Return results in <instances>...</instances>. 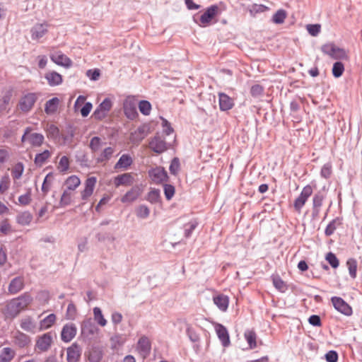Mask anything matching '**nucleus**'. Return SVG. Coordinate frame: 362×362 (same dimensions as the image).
Returning a JSON list of instances; mask_svg holds the SVG:
<instances>
[{"instance_id":"nucleus-39","label":"nucleus","mask_w":362,"mask_h":362,"mask_svg":"<svg viewBox=\"0 0 362 362\" xmlns=\"http://www.w3.org/2000/svg\"><path fill=\"white\" fill-rule=\"evenodd\" d=\"M93 315L95 321L101 327L107 325V320L104 318L101 310L95 307L93 308Z\"/></svg>"},{"instance_id":"nucleus-53","label":"nucleus","mask_w":362,"mask_h":362,"mask_svg":"<svg viewBox=\"0 0 362 362\" xmlns=\"http://www.w3.org/2000/svg\"><path fill=\"white\" fill-rule=\"evenodd\" d=\"M321 175L325 178H329L332 173V165L330 163H325L321 169Z\"/></svg>"},{"instance_id":"nucleus-63","label":"nucleus","mask_w":362,"mask_h":362,"mask_svg":"<svg viewBox=\"0 0 362 362\" xmlns=\"http://www.w3.org/2000/svg\"><path fill=\"white\" fill-rule=\"evenodd\" d=\"M93 105L90 103L88 102L81 109L80 112L83 117H87L92 110Z\"/></svg>"},{"instance_id":"nucleus-54","label":"nucleus","mask_w":362,"mask_h":362,"mask_svg":"<svg viewBox=\"0 0 362 362\" xmlns=\"http://www.w3.org/2000/svg\"><path fill=\"white\" fill-rule=\"evenodd\" d=\"M11 154V150L9 148H0V165L6 162Z\"/></svg>"},{"instance_id":"nucleus-43","label":"nucleus","mask_w":362,"mask_h":362,"mask_svg":"<svg viewBox=\"0 0 362 362\" xmlns=\"http://www.w3.org/2000/svg\"><path fill=\"white\" fill-rule=\"evenodd\" d=\"M12 232V228L8 219L6 218L0 221V235H8Z\"/></svg>"},{"instance_id":"nucleus-41","label":"nucleus","mask_w":362,"mask_h":362,"mask_svg":"<svg viewBox=\"0 0 362 362\" xmlns=\"http://www.w3.org/2000/svg\"><path fill=\"white\" fill-rule=\"evenodd\" d=\"M32 215L27 211L21 213L17 216V222L23 226L28 225L32 221Z\"/></svg>"},{"instance_id":"nucleus-51","label":"nucleus","mask_w":362,"mask_h":362,"mask_svg":"<svg viewBox=\"0 0 362 362\" xmlns=\"http://www.w3.org/2000/svg\"><path fill=\"white\" fill-rule=\"evenodd\" d=\"M325 259L333 268L335 269L339 267V259L334 253L328 252L326 255Z\"/></svg>"},{"instance_id":"nucleus-7","label":"nucleus","mask_w":362,"mask_h":362,"mask_svg":"<svg viewBox=\"0 0 362 362\" xmlns=\"http://www.w3.org/2000/svg\"><path fill=\"white\" fill-rule=\"evenodd\" d=\"M136 99L133 96H128L124 101V112L127 118L134 119L138 116L136 111Z\"/></svg>"},{"instance_id":"nucleus-28","label":"nucleus","mask_w":362,"mask_h":362,"mask_svg":"<svg viewBox=\"0 0 362 362\" xmlns=\"http://www.w3.org/2000/svg\"><path fill=\"white\" fill-rule=\"evenodd\" d=\"M140 195L139 189L137 187L132 188L121 199L123 203H130L135 201Z\"/></svg>"},{"instance_id":"nucleus-22","label":"nucleus","mask_w":362,"mask_h":362,"mask_svg":"<svg viewBox=\"0 0 362 362\" xmlns=\"http://www.w3.org/2000/svg\"><path fill=\"white\" fill-rule=\"evenodd\" d=\"M133 163V158L129 154H123L115 165V170H127Z\"/></svg>"},{"instance_id":"nucleus-20","label":"nucleus","mask_w":362,"mask_h":362,"mask_svg":"<svg viewBox=\"0 0 362 362\" xmlns=\"http://www.w3.org/2000/svg\"><path fill=\"white\" fill-rule=\"evenodd\" d=\"M20 327L23 330L30 333H35L37 329L35 321L30 316H25L21 319Z\"/></svg>"},{"instance_id":"nucleus-3","label":"nucleus","mask_w":362,"mask_h":362,"mask_svg":"<svg viewBox=\"0 0 362 362\" xmlns=\"http://www.w3.org/2000/svg\"><path fill=\"white\" fill-rule=\"evenodd\" d=\"M53 343V334L51 332L45 333L37 337L35 351L37 353L47 351Z\"/></svg>"},{"instance_id":"nucleus-23","label":"nucleus","mask_w":362,"mask_h":362,"mask_svg":"<svg viewBox=\"0 0 362 362\" xmlns=\"http://www.w3.org/2000/svg\"><path fill=\"white\" fill-rule=\"evenodd\" d=\"M81 348L76 344H73L67 349V361L77 362L81 356Z\"/></svg>"},{"instance_id":"nucleus-9","label":"nucleus","mask_w":362,"mask_h":362,"mask_svg":"<svg viewBox=\"0 0 362 362\" xmlns=\"http://www.w3.org/2000/svg\"><path fill=\"white\" fill-rule=\"evenodd\" d=\"M36 100V94L28 93L20 99L18 107L23 112H28L33 108Z\"/></svg>"},{"instance_id":"nucleus-62","label":"nucleus","mask_w":362,"mask_h":362,"mask_svg":"<svg viewBox=\"0 0 362 362\" xmlns=\"http://www.w3.org/2000/svg\"><path fill=\"white\" fill-rule=\"evenodd\" d=\"M264 88L262 86L256 84L251 87L250 93L252 96L257 97L263 93Z\"/></svg>"},{"instance_id":"nucleus-33","label":"nucleus","mask_w":362,"mask_h":362,"mask_svg":"<svg viewBox=\"0 0 362 362\" xmlns=\"http://www.w3.org/2000/svg\"><path fill=\"white\" fill-rule=\"evenodd\" d=\"M51 155L52 153L48 150L37 153L34 160L35 163L38 166H42L51 157Z\"/></svg>"},{"instance_id":"nucleus-60","label":"nucleus","mask_w":362,"mask_h":362,"mask_svg":"<svg viewBox=\"0 0 362 362\" xmlns=\"http://www.w3.org/2000/svg\"><path fill=\"white\" fill-rule=\"evenodd\" d=\"M76 315V308L73 303H69L67 307L66 317L70 320L75 318Z\"/></svg>"},{"instance_id":"nucleus-50","label":"nucleus","mask_w":362,"mask_h":362,"mask_svg":"<svg viewBox=\"0 0 362 362\" xmlns=\"http://www.w3.org/2000/svg\"><path fill=\"white\" fill-rule=\"evenodd\" d=\"M72 194L70 192L64 190L60 199V204L63 206L69 205L71 202Z\"/></svg>"},{"instance_id":"nucleus-45","label":"nucleus","mask_w":362,"mask_h":362,"mask_svg":"<svg viewBox=\"0 0 362 362\" xmlns=\"http://www.w3.org/2000/svg\"><path fill=\"white\" fill-rule=\"evenodd\" d=\"M103 146V141L98 136H94L90 139V148L93 152L99 151Z\"/></svg>"},{"instance_id":"nucleus-52","label":"nucleus","mask_w":362,"mask_h":362,"mask_svg":"<svg viewBox=\"0 0 362 362\" xmlns=\"http://www.w3.org/2000/svg\"><path fill=\"white\" fill-rule=\"evenodd\" d=\"M10 178L8 175H4L0 180V193L4 194L9 187Z\"/></svg>"},{"instance_id":"nucleus-10","label":"nucleus","mask_w":362,"mask_h":362,"mask_svg":"<svg viewBox=\"0 0 362 362\" xmlns=\"http://www.w3.org/2000/svg\"><path fill=\"white\" fill-rule=\"evenodd\" d=\"M97 178L95 177H89L86 180L84 189L81 192V199L83 201H87L93 194Z\"/></svg>"},{"instance_id":"nucleus-18","label":"nucleus","mask_w":362,"mask_h":362,"mask_svg":"<svg viewBox=\"0 0 362 362\" xmlns=\"http://www.w3.org/2000/svg\"><path fill=\"white\" fill-rule=\"evenodd\" d=\"M76 334V327L73 324L65 325L62 330L61 337L64 342H69Z\"/></svg>"},{"instance_id":"nucleus-24","label":"nucleus","mask_w":362,"mask_h":362,"mask_svg":"<svg viewBox=\"0 0 362 362\" xmlns=\"http://www.w3.org/2000/svg\"><path fill=\"white\" fill-rule=\"evenodd\" d=\"M45 78L47 83L51 86H56L60 85L62 81V76L55 71H50L45 74Z\"/></svg>"},{"instance_id":"nucleus-25","label":"nucleus","mask_w":362,"mask_h":362,"mask_svg":"<svg viewBox=\"0 0 362 362\" xmlns=\"http://www.w3.org/2000/svg\"><path fill=\"white\" fill-rule=\"evenodd\" d=\"M214 304L223 312H226L229 305V298L223 294H218L213 297Z\"/></svg>"},{"instance_id":"nucleus-32","label":"nucleus","mask_w":362,"mask_h":362,"mask_svg":"<svg viewBox=\"0 0 362 362\" xmlns=\"http://www.w3.org/2000/svg\"><path fill=\"white\" fill-rule=\"evenodd\" d=\"M81 185V180L76 175H71L65 180V185L71 191L75 190Z\"/></svg>"},{"instance_id":"nucleus-49","label":"nucleus","mask_w":362,"mask_h":362,"mask_svg":"<svg viewBox=\"0 0 362 362\" xmlns=\"http://www.w3.org/2000/svg\"><path fill=\"white\" fill-rule=\"evenodd\" d=\"M31 202V189H28L25 194L18 197V204L23 206L28 205Z\"/></svg>"},{"instance_id":"nucleus-38","label":"nucleus","mask_w":362,"mask_h":362,"mask_svg":"<svg viewBox=\"0 0 362 362\" xmlns=\"http://www.w3.org/2000/svg\"><path fill=\"white\" fill-rule=\"evenodd\" d=\"M115 153V149L112 147H107L101 151L98 158L99 162H104L110 160Z\"/></svg>"},{"instance_id":"nucleus-15","label":"nucleus","mask_w":362,"mask_h":362,"mask_svg":"<svg viewBox=\"0 0 362 362\" xmlns=\"http://www.w3.org/2000/svg\"><path fill=\"white\" fill-rule=\"evenodd\" d=\"M25 281L23 276H17L13 279L8 287V292L11 295H15L23 290Z\"/></svg>"},{"instance_id":"nucleus-5","label":"nucleus","mask_w":362,"mask_h":362,"mask_svg":"<svg viewBox=\"0 0 362 362\" xmlns=\"http://www.w3.org/2000/svg\"><path fill=\"white\" fill-rule=\"evenodd\" d=\"M313 192V187L310 185H307L303 188L300 195L295 199L293 203V207L298 213H300L301 209L305 204Z\"/></svg>"},{"instance_id":"nucleus-21","label":"nucleus","mask_w":362,"mask_h":362,"mask_svg":"<svg viewBox=\"0 0 362 362\" xmlns=\"http://www.w3.org/2000/svg\"><path fill=\"white\" fill-rule=\"evenodd\" d=\"M219 107L221 111H227L234 106L233 100L223 93H218Z\"/></svg>"},{"instance_id":"nucleus-1","label":"nucleus","mask_w":362,"mask_h":362,"mask_svg":"<svg viewBox=\"0 0 362 362\" xmlns=\"http://www.w3.org/2000/svg\"><path fill=\"white\" fill-rule=\"evenodd\" d=\"M33 302V298L28 293H24L20 296L8 301L2 308V313L7 319H13L20 313L25 310Z\"/></svg>"},{"instance_id":"nucleus-61","label":"nucleus","mask_w":362,"mask_h":362,"mask_svg":"<svg viewBox=\"0 0 362 362\" xmlns=\"http://www.w3.org/2000/svg\"><path fill=\"white\" fill-rule=\"evenodd\" d=\"M337 221L336 220H333L327 225L325 231L327 236H330L334 233L337 229Z\"/></svg>"},{"instance_id":"nucleus-6","label":"nucleus","mask_w":362,"mask_h":362,"mask_svg":"<svg viewBox=\"0 0 362 362\" xmlns=\"http://www.w3.org/2000/svg\"><path fill=\"white\" fill-rule=\"evenodd\" d=\"M31 131V127L25 129L21 141H28L32 146H40L44 141V136L39 133H32Z\"/></svg>"},{"instance_id":"nucleus-44","label":"nucleus","mask_w":362,"mask_h":362,"mask_svg":"<svg viewBox=\"0 0 362 362\" xmlns=\"http://www.w3.org/2000/svg\"><path fill=\"white\" fill-rule=\"evenodd\" d=\"M349 272L351 278L355 279L356 277L357 272V262L354 259H349L346 262Z\"/></svg>"},{"instance_id":"nucleus-40","label":"nucleus","mask_w":362,"mask_h":362,"mask_svg":"<svg viewBox=\"0 0 362 362\" xmlns=\"http://www.w3.org/2000/svg\"><path fill=\"white\" fill-rule=\"evenodd\" d=\"M24 166L22 163H16L11 170V175L13 180H18L23 175Z\"/></svg>"},{"instance_id":"nucleus-57","label":"nucleus","mask_w":362,"mask_h":362,"mask_svg":"<svg viewBox=\"0 0 362 362\" xmlns=\"http://www.w3.org/2000/svg\"><path fill=\"white\" fill-rule=\"evenodd\" d=\"M149 214L150 211L148 208L143 205L140 206L136 211L137 216L141 218H147L149 216Z\"/></svg>"},{"instance_id":"nucleus-34","label":"nucleus","mask_w":362,"mask_h":362,"mask_svg":"<svg viewBox=\"0 0 362 362\" xmlns=\"http://www.w3.org/2000/svg\"><path fill=\"white\" fill-rule=\"evenodd\" d=\"M69 158L66 156H63L62 157L60 158L59 161L57 165V168L59 170V172L64 174L69 170Z\"/></svg>"},{"instance_id":"nucleus-14","label":"nucleus","mask_w":362,"mask_h":362,"mask_svg":"<svg viewBox=\"0 0 362 362\" xmlns=\"http://www.w3.org/2000/svg\"><path fill=\"white\" fill-rule=\"evenodd\" d=\"M148 147L156 153H162L168 149L165 141L160 136H154L151 139Z\"/></svg>"},{"instance_id":"nucleus-19","label":"nucleus","mask_w":362,"mask_h":362,"mask_svg":"<svg viewBox=\"0 0 362 362\" xmlns=\"http://www.w3.org/2000/svg\"><path fill=\"white\" fill-rule=\"evenodd\" d=\"M215 330L218 339L222 343V345L224 347L228 346L230 344V341L227 329L223 325L221 324H217L215 326Z\"/></svg>"},{"instance_id":"nucleus-56","label":"nucleus","mask_w":362,"mask_h":362,"mask_svg":"<svg viewBox=\"0 0 362 362\" xmlns=\"http://www.w3.org/2000/svg\"><path fill=\"white\" fill-rule=\"evenodd\" d=\"M160 198V192L157 189H153L148 194L147 199L151 203H156Z\"/></svg>"},{"instance_id":"nucleus-12","label":"nucleus","mask_w":362,"mask_h":362,"mask_svg":"<svg viewBox=\"0 0 362 362\" xmlns=\"http://www.w3.org/2000/svg\"><path fill=\"white\" fill-rule=\"evenodd\" d=\"M51 60L59 66H62L66 69L70 68L72 65V61L66 55L61 51H57L50 55Z\"/></svg>"},{"instance_id":"nucleus-11","label":"nucleus","mask_w":362,"mask_h":362,"mask_svg":"<svg viewBox=\"0 0 362 362\" xmlns=\"http://www.w3.org/2000/svg\"><path fill=\"white\" fill-rule=\"evenodd\" d=\"M112 107V103L110 98H105L97 107L93 116L98 119H104Z\"/></svg>"},{"instance_id":"nucleus-31","label":"nucleus","mask_w":362,"mask_h":362,"mask_svg":"<svg viewBox=\"0 0 362 362\" xmlns=\"http://www.w3.org/2000/svg\"><path fill=\"white\" fill-rule=\"evenodd\" d=\"M55 321L56 315L54 314L49 315L40 321L38 330L42 331L50 328L54 324Z\"/></svg>"},{"instance_id":"nucleus-2","label":"nucleus","mask_w":362,"mask_h":362,"mask_svg":"<svg viewBox=\"0 0 362 362\" xmlns=\"http://www.w3.org/2000/svg\"><path fill=\"white\" fill-rule=\"evenodd\" d=\"M322 52L334 59H345L348 58L344 49L337 47L333 43H327L322 46Z\"/></svg>"},{"instance_id":"nucleus-47","label":"nucleus","mask_w":362,"mask_h":362,"mask_svg":"<svg viewBox=\"0 0 362 362\" xmlns=\"http://www.w3.org/2000/svg\"><path fill=\"white\" fill-rule=\"evenodd\" d=\"M52 180H53V174L52 173H49L46 175V177L44 180V182L42 183V191L44 192V194H47L49 192L51 185H52Z\"/></svg>"},{"instance_id":"nucleus-13","label":"nucleus","mask_w":362,"mask_h":362,"mask_svg":"<svg viewBox=\"0 0 362 362\" xmlns=\"http://www.w3.org/2000/svg\"><path fill=\"white\" fill-rule=\"evenodd\" d=\"M148 175L156 184H160L167 180L168 175L163 168L156 167L148 171Z\"/></svg>"},{"instance_id":"nucleus-8","label":"nucleus","mask_w":362,"mask_h":362,"mask_svg":"<svg viewBox=\"0 0 362 362\" xmlns=\"http://www.w3.org/2000/svg\"><path fill=\"white\" fill-rule=\"evenodd\" d=\"M331 302L335 310H337L339 313L346 316H351L352 315V308L341 297H332Z\"/></svg>"},{"instance_id":"nucleus-48","label":"nucleus","mask_w":362,"mask_h":362,"mask_svg":"<svg viewBox=\"0 0 362 362\" xmlns=\"http://www.w3.org/2000/svg\"><path fill=\"white\" fill-rule=\"evenodd\" d=\"M139 109L144 115H148L151 110V105L147 100H141L139 103Z\"/></svg>"},{"instance_id":"nucleus-16","label":"nucleus","mask_w":362,"mask_h":362,"mask_svg":"<svg viewBox=\"0 0 362 362\" xmlns=\"http://www.w3.org/2000/svg\"><path fill=\"white\" fill-rule=\"evenodd\" d=\"M48 24L37 23L35 24L30 30L31 37L34 40H38L42 37L47 33Z\"/></svg>"},{"instance_id":"nucleus-37","label":"nucleus","mask_w":362,"mask_h":362,"mask_svg":"<svg viewBox=\"0 0 362 362\" xmlns=\"http://www.w3.org/2000/svg\"><path fill=\"white\" fill-rule=\"evenodd\" d=\"M287 18V12L284 9H279L272 16V22L275 24H282Z\"/></svg>"},{"instance_id":"nucleus-55","label":"nucleus","mask_w":362,"mask_h":362,"mask_svg":"<svg viewBox=\"0 0 362 362\" xmlns=\"http://www.w3.org/2000/svg\"><path fill=\"white\" fill-rule=\"evenodd\" d=\"M306 28L312 36H317L320 32L321 26L319 24H309Z\"/></svg>"},{"instance_id":"nucleus-64","label":"nucleus","mask_w":362,"mask_h":362,"mask_svg":"<svg viewBox=\"0 0 362 362\" xmlns=\"http://www.w3.org/2000/svg\"><path fill=\"white\" fill-rule=\"evenodd\" d=\"M325 358L328 362H337L338 360L337 353L334 351H329L326 354Z\"/></svg>"},{"instance_id":"nucleus-27","label":"nucleus","mask_w":362,"mask_h":362,"mask_svg":"<svg viewBox=\"0 0 362 362\" xmlns=\"http://www.w3.org/2000/svg\"><path fill=\"white\" fill-rule=\"evenodd\" d=\"M324 196L318 192L316 193L313 198V215L317 216L320 212L321 206H322V203L324 201Z\"/></svg>"},{"instance_id":"nucleus-36","label":"nucleus","mask_w":362,"mask_h":362,"mask_svg":"<svg viewBox=\"0 0 362 362\" xmlns=\"http://www.w3.org/2000/svg\"><path fill=\"white\" fill-rule=\"evenodd\" d=\"M138 349L143 352L144 354H147L151 349V343L146 337H142L138 341Z\"/></svg>"},{"instance_id":"nucleus-4","label":"nucleus","mask_w":362,"mask_h":362,"mask_svg":"<svg viewBox=\"0 0 362 362\" xmlns=\"http://www.w3.org/2000/svg\"><path fill=\"white\" fill-rule=\"evenodd\" d=\"M219 11V8L217 5H212L209 6L200 16L198 24L202 27H206L209 25L213 19L218 15Z\"/></svg>"},{"instance_id":"nucleus-46","label":"nucleus","mask_w":362,"mask_h":362,"mask_svg":"<svg viewBox=\"0 0 362 362\" xmlns=\"http://www.w3.org/2000/svg\"><path fill=\"white\" fill-rule=\"evenodd\" d=\"M344 71V66L340 62H335L332 67V74L335 78L340 77Z\"/></svg>"},{"instance_id":"nucleus-59","label":"nucleus","mask_w":362,"mask_h":362,"mask_svg":"<svg viewBox=\"0 0 362 362\" xmlns=\"http://www.w3.org/2000/svg\"><path fill=\"white\" fill-rule=\"evenodd\" d=\"M164 193L166 199L168 200L171 199V198L174 196L175 194V188L171 185H164Z\"/></svg>"},{"instance_id":"nucleus-30","label":"nucleus","mask_w":362,"mask_h":362,"mask_svg":"<svg viewBox=\"0 0 362 362\" xmlns=\"http://www.w3.org/2000/svg\"><path fill=\"white\" fill-rule=\"evenodd\" d=\"M59 105V100L57 98H53L45 103V111L47 114L51 115L57 112Z\"/></svg>"},{"instance_id":"nucleus-17","label":"nucleus","mask_w":362,"mask_h":362,"mask_svg":"<svg viewBox=\"0 0 362 362\" xmlns=\"http://www.w3.org/2000/svg\"><path fill=\"white\" fill-rule=\"evenodd\" d=\"M134 182V177L132 173H124L114 177L113 183L116 187L121 185L122 186H130Z\"/></svg>"},{"instance_id":"nucleus-29","label":"nucleus","mask_w":362,"mask_h":362,"mask_svg":"<svg viewBox=\"0 0 362 362\" xmlns=\"http://www.w3.org/2000/svg\"><path fill=\"white\" fill-rule=\"evenodd\" d=\"M15 356V351L9 348L0 349V362H10Z\"/></svg>"},{"instance_id":"nucleus-42","label":"nucleus","mask_w":362,"mask_h":362,"mask_svg":"<svg viewBox=\"0 0 362 362\" xmlns=\"http://www.w3.org/2000/svg\"><path fill=\"white\" fill-rule=\"evenodd\" d=\"M272 281L274 287L281 292H285L287 290L286 284L279 276H273Z\"/></svg>"},{"instance_id":"nucleus-26","label":"nucleus","mask_w":362,"mask_h":362,"mask_svg":"<svg viewBox=\"0 0 362 362\" xmlns=\"http://www.w3.org/2000/svg\"><path fill=\"white\" fill-rule=\"evenodd\" d=\"M13 342L19 347L23 348L30 344V338L21 332H17L13 337Z\"/></svg>"},{"instance_id":"nucleus-58","label":"nucleus","mask_w":362,"mask_h":362,"mask_svg":"<svg viewBox=\"0 0 362 362\" xmlns=\"http://www.w3.org/2000/svg\"><path fill=\"white\" fill-rule=\"evenodd\" d=\"M169 169L170 173L173 175H177L178 173L180 170V161L178 158H175L173 159Z\"/></svg>"},{"instance_id":"nucleus-35","label":"nucleus","mask_w":362,"mask_h":362,"mask_svg":"<svg viewBox=\"0 0 362 362\" xmlns=\"http://www.w3.org/2000/svg\"><path fill=\"white\" fill-rule=\"evenodd\" d=\"M245 338L249 344L250 349L257 346V335L253 330H247L244 334Z\"/></svg>"}]
</instances>
